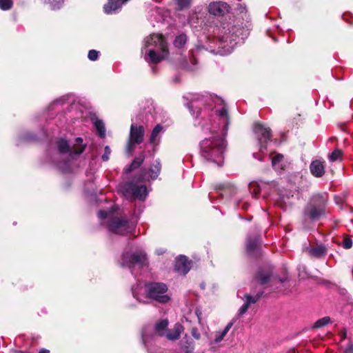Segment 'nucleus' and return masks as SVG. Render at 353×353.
<instances>
[{
  "label": "nucleus",
  "instance_id": "obj_1",
  "mask_svg": "<svg viewBox=\"0 0 353 353\" xmlns=\"http://www.w3.org/2000/svg\"><path fill=\"white\" fill-rule=\"evenodd\" d=\"M190 101L188 108L192 115H194L192 109L197 108V103L214 105L213 123L202 124L203 132H209L211 136L201 141L200 154L205 160L221 166L223 163V154L226 147L223 137L227 134L229 125V117L224 101L217 96H203L198 94H191Z\"/></svg>",
  "mask_w": 353,
  "mask_h": 353
},
{
  "label": "nucleus",
  "instance_id": "obj_2",
  "mask_svg": "<svg viewBox=\"0 0 353 353\" xmlns=\"http://www.w3.org/2000/svg\"><path fill=\"white\" fill-rule=\"evenodd\" d=\"M214 34L219 43V48L223 50V52H220L222 54L231 53L237 43L240 40H243L248 35L247 30L229 23L223 24L221 27H216Z\"/></svg>",
  "mask_w": 353,
  "mask_h": 353
},
{
  "label": "nucleus",
  "instance_id": "obj_3",
  "mask_svg": "<svg viewBox=\"0 0 353 353\" xmlns=\"http://www.w3.org/2000/svg\"><path fill=\"white\" fill-rule=\"evenodd\" d=\"M143 42L141 54L146 62L157 63L167 57L168 46L161 34H151L146 37Z\"/></svg>",
  "mask_w": 353,
  "mask_h": 353
},
{
  "label": "nucleus",
  "instance_id": "obj_4",
  "mask_svg": "<svg viewBox=\"0 0 353 353\" xmlns=\"http://www.w3.org/2000/svg\"><path fill=\"white\" fill-rule=\"evenodd\" d=\"M132 290L133 296L140 303H146L150 299L159 303H167L170 299L168 294V287L161 283H148L144 288L137 285Z\"/></svg>",
  "mask_w": 353,
  "mask_h": 353
},
{
  "label": "nucleus",
  "instance_id": "obj_5",
  "mask_svg": "<svg viewBox=\"0 0 353 353\" xmlns=\"http://www.w3.org/2000/svg\"><path fill=\"white\" fill-rule=\"evenodd\" d=\"M117 208L116 206L113 205L109 211L100 210L99 212V217L103 222V224L106 223L107 221V226L109 230L114 234L124 235L132 232L135 229V225L133 223L114 216V211Z\"/></svg>",
  "mask_w": 353,
  "mask_h": 353
},
{
  "label": "nucleus",
  "instance_id": "obj_6",
  "mask_svg": "<svg viewBox=\"0 0 353 353\" xmlns=\"http://www.w3.org/2000/svg\"><path fill=\"white\" fill-rule=\"evenodd\" d=\"M119 190L129 200H144L148 193L146 186L138 182L121 184L119 186Z\"/></svg>",
  "mask_w": 353,
  "mask_h": 353
},
{
  "label": "nucleus",
  "instance_id": "obj_7",
  "mask_svg": "<svg viewBox=\"0 0 353 353\" xmlns=\"http://www.w3.org/2000/svg\"><path fill=\"white\" fill-rule=\"evenodd\" d=\"M146 264V254L143 251L137 252L133 254L124 252L121 256V265L123 267L132 268L135 265L143 267Z\"/></svg>",
  "mask_w": 353,
  "mask_h": 353
},
{
  "label": "nucleus",
  "instance_id": "obj_8",
  "mask_svg": "<svg viewBox=\"0 0 353 353\" xmlns=\"http://www.w3.org/2000/svg\"><path fill=\"white\" fill-rule=\"evenodd\" d=\"M254 131L257 136L259 142L261 145V154L254 153L253 157L254 158L261 161L262 159L261 154L264 153L265 150H266V144L270 140V130L263 124L256 123L254 125Z\"/></svg>",
  "mask_w": 353,
  "mask_h": 353
},
{
  "label": "nucleus",
  "instance_id": "obj_9",
  "mask_svg": "<svg viewBox=\"0 0 353 353\" xmlns=\"http://www.w3.org/2000/svg\"><path fill=\"white\" fill-rule=\"evenodd\" d=\"M145 129L142 125L132 124L130 127V138L127 145V151L131 153L135 144H139L143 141Z\"/></svg>",
  "mask_w": 353,
  "mask_h": 353
},
{
  "label": "nucleus",
  "instance_id": "obj_10",
  "mask_svg": "<svg viewBox=\"0 0 353 353\" xmlns=\"http://www.w3.org/2000/svg\"><path fill=\"white\" fill-rule=\"evenodd\" d=\"M57 144L59 150L61 153H65L70 151L72 154H79L83 152L85 146V144H83V139L80 137H78L75 139V143L71 149H70V145L67 141L64 139L59 140Z\"/></svg>",
  "mask_w": 353,
  "mask_h": 353
},
{
  "label": "nucleus",
  "instance_id": "obj_11",
  "mask_svg": "<svg viewBox=\"0 0 353 353\" xmlns=\"http://www.w3.org/2000/svg\"><path fill=\"white\" fill-rule=\"evenodd\" d=\"M230 6L222 1L212 2L208 6V12L214 16H223L229 12Z\"/></svg>",
  "mask_w": 353,
  "mask_h": 353
},
{
  "label": "nucleus",
  "instance_id": "obj_12",
  "mask_svg": "<svg viewBox=\"0 0 353 353\" xmlns=\"http://www.w3.org/2000/svg\"><path fill=\"white\" fill-rule=\"evenodd\" d=\"M128 0H108L104 5L103 10L107 14H112L120 10L123 5L126 3Z\"/></svg>",
  "mask_w": 353,
  "mask_h": 353
},
{
  "label": "nucleus",
  "instance_id": "obj_13",
  "mask_svg": "<svg viewBox=\"0 0 353 353\" xmlns=\"http://www.w3.org/2000/svg\"><path fill=\"white\" fill-rule=\"evenodd\" d=\"M161 171V163L158 160H156L152 163L150 168L142 176L143 179L145 180H154L157 178Z\"/></svg>",
  "mask_w": 353,
  "mask_h": 353
},
{
  "label": "nucleus",
  "instance_id": "obj_14",
  "mask_svg": "<svg viewBox=\"0 0 353 353\" xmlns=\"http://www.w3.org/2000/svg\"><path fill=\"white\" fill-rule=\"evenodd\" d=\"M190 263L185 256H180L176 260L174 270L179 274H185L190 270Z\"/></svg>",
  "mask_w": 353,
  "mask_h": 353
},
{
  "label": "nucleus",
  "instance_id": "obj_15",
  "mask_svg": "<svg viewBox=\"0 0 353 353\" xmlns=\"http://www.w3.org/2000/svg\"><path fill=\"white\" fill-rule=\"evenodd\" d=\"M310 170L315 177H321L325 174L324 162L321 160H314L310 165Z\"/></svg>",
  "mask_w": 353,
  "mask_h": 353
},
{
  "label": "nucleus",
  "instance_id": "obj_16",
  "mask_svg": "<svg viewBox=\"0 0 353 353\" xmlns=\"http://www.w3.org/2000/svg\"><path fill=\"white\" fill-rule=\"evenodd\" d=\"M261 294H257L255 296L250 294L245 295V303L240 307L239 310V316L243 315L249 308L250 305L255 303L260 299Z\"/></svg>",
  "mask_w": 353,
  "mask_h": 353
},
{
  "label": "nucleus",
  "instance_id": "obj_17",
  "mask_svg": "<svg viewBox=\"0 0 353 353\" xmlns=\"http://www.w3.org/2000/svg\"><path fill=\"white\" fill-rule=\"evenodd\" d=\"M164 132V129L161 124L157 125L152 130L150 137V143L154 145H157L159 143L161 135Z\"/></svg>",
  "mask_w": 353,
  "mask_h": 353
},
{
  "label": "nucleus",
  "instance_id": "obj_18",
  "mask_svg": "<svg viewBox=\"0 0 353 353\" xmlns=\"http://www.w3.org/2000/svg\"><path fill=\"white\" fill-rule=\"evenodd\" d=\"M183 330L184 328L183 325L181 323H177L174 325V327L172 330H168L166 332L165 336L170 341H176L180 337V335Z\"/></svg>",
  "mask_w": 353,
  "mask_h": 353
},
{
  "label": "nucleus",
  "instance_id": "obj_19",
  "mask_svg": "<svg viewBox=\"0 0 353 353\" xmlns=\"http://www.w3.org/2000/svg\"><path fill=\"white\" fill-rule=\"evenodd\" d=\"M168 321L163 319L159 321L155 325V332L159 336H165L168 332Z\"/></svg>",
  "mask_w": 353,
  "mask_h": 353
},
{
  "label": "nucleus",
  "instance_id": "obj_20",
  "mask_svg": "<svg viewBox=\"0 0 353 353\" xmlns=\"http://www.w3.org/2000/svg\"><path fill=\"white\" fill-rule=\"evenodd\" d=\"M232 325L233 323L230 322L222 331L216 332L215 333V338L213 343L215 344L220 343L224 339L229 330L232 328Z\"/></svg>",
  "mask_w": 353,
  "mask_h": 353
},
{
  "label": "nucleus",
  "instance_id": "obj_21",
  "mask_svg": "<svg viewBox=\"0 0 353 353\" xmlns=\"http://www.w3.org/2000/svg\"><path fill=\"white\" fill-rule=\"evenodd\" d=\"M324 213L323 208L312 207L306 212L307 216L312 219H317Z\"/></svg>",
  "mask_w": 353,
  "mask_h": 353
},
{
  "label": "nucleus",
  "instance_id": "obj_22",
  "mask_svg": "<svg viewBox=\"0 0 353 353\" xmlns=\"http://www.w3.org/2000/svg\"><path fill=\"white\" fill-rule=\"evenodd\" d=\"M283 156L282 154H276L272 159V164L275 170L283 169Z\"/></svg>",
  "mask_w": 353,
  "mask_h": 353
},
{
  "label": "nucleus",
  "instance_id": "obj_23",
  "mask_svg": "<svg viewBox=\"0 0 353 353\" xmlns=\"http://www.w3.org/2000/svg\"><path fill=\"white\" fill-rule=\"evenodd\" d=\"M144 154H141L139 157H136L134 161L132 162L131 165H130L129 168L127 170V172H130L132 170L137 168L140 166V165L143 163L144 160Z\"/></svg>",
  "mask_w": 353,
  "mask_h": 353
},
{
  "label": "nucleus",
  "instance_id": "obj_24",
  "mask_svg": "<svg viewBox=\"0 0 353 353\" xmlns=\"http://www.w3.org/2000/svg\"><path fill=\"white\" fill-rule=\"evenodd\" d=\"M43 2L48 5L52 10H58L62 7L64 0H43Z\"/></svg>",
  "mask_w": 353,
  "mask_h": 353
},
{
  "label": "nucleus",
  "instance_id": "obj_25",
  "mask_svg": "<svg viewBox=\"0 0 353 353\" xmlns=\"http://www.w3.org/2000/svg\"><path fill=\"white\" fill-rule=\"evenodd\" d=\"M94 125L99 136L102 138L105 137V128L103 122L101 120L97 119L94 121Z\"/></svg>",
  "mask_w": 353,
  "mask_h": 353
},
{
  "label": "nucleus",
  "instance_id": "obj_26",
  "mask_svg": "<svg viewBox=\"0 0 353 353\" xmlns=\"http://www.w3.org/2000/svg\"><path fill=\"white\" fill-rule=\"evenodd\" d=\"M259 239L254 236L253 239L249 237L246 241L247 250L250 252H252L257 246Z\"/></svg>",
  "mask_w": 353,
  "mask_h": 353
},
{
  "label": "nucleus",
  "instance_id": "obj_27",
  "mask_svg": "<svg viewBox=\"0 0 353 353\" xmlns=\"http://www.w3.org/2000/svg\"><path fill=\"white\" fill-rule=\"evenodd\" d=\"M325 252V249L322 245H319L316 248H311L310 250V255L315 257H320L323 255Z\"/></svg>",
  "mask_w": 353,
  "mask_h": 353
},
{
  "label": "nucleus",
  "instance_id": "obj_28",
  "mask_svg": "<svg viewBox=\"0 0 353 353\" xmlns=\"http://www.w3.org/2000/svg\"><path fill=\"white\" fill-rule=\"evenodd\" d=\"M250 191L252 194L256 196L261 191V185L256 181H252L249 185Z\"/></svg>",
  "mask_w": 353,
  "mask_h": 353
},
{
  "label": "nucleus",
  "instance_id": "obj_29",
  "mask_svg": "<svg viewBox=\"0 0 353 353\" xmlns=\"http://www.w3.org/2000/svg\"><path fill=\"white\" fill-rule=\"evenodd\" d=\"M187 41V37L185 34H181L176 37L174 40V46L177 48H181L185 45Z\"/></svg>",
  "mask_w": 353,
  "mask_h": 353
},
{
  "label": "nucleus",
  "instance_id": "obj_30",
  "mask_svg": "<svg viewBox=\"0 0 353 353\" xmlns=\"http://www.w3.org/2000/svg\"><path fill=\"white\" fill-rule=\"evenodd\" d=\"M270 275L268 274H264L263 272H259L256 277L257 281H259L261 285H263L268 282L269 280Z\"/></svg>",
  "mask_w": 353,
  "mask_h": 353
},
{
  "label": "nucleus",
  "instance_id": "obj_31",
  "mask_svg": "<svg viewBox=\"0 0 353 353\" xmlns=\"http://www.w3.org/2000/svg\"><path fill=\"white\" fill-rule=\"evenodd\" d=\"M12 6V0H0V9L3 10H10Z\"/></svg>",
  "mask_w": 353,
  "mask_h": 353
},
{
  "label": "nucleus",
  "instance_id": "obj_32",
  "mask_svg": "<svg viewBox=\"0 0 353 353\" xmlns=\"http://www.w3.org/2000/svg\"><path fill=\"white\" fill-rule=\"evenodd\" d=\"M342 152L340 150H335L329 156V159L331 161H336L341 159Z\"/></svg>",
  "mask_w": 353,
  "mask_h": 353
},
{
  "label": "nucleus",
  "instance_id": "obj_33",
  "mask_svg": "<svg viewBox=\"0 0 353 353\" xmlns=\"http://www.w3.org/2000/svg\"><path fill=\"white\" fill-rule=\"evenodd\" d=\"M330 321V319L329 317H323V318L318 320L315 323L314 327H316V328L321 327L328 324Z\"/></svg>",
  "mask_w": 353,
  "mask_h": 353
},
{
  "label": "nucleus",
  "instance_id": "obj_34",
  "mask_svg": "<svg viewBox=\"0 0 353 353\" xmlns=\"http://www.w3.org/2000/svg\"><path fill=\"white\" fill-rule=\"evenodd\" d=\"M176 3L180 9L188 8L192 2V0H176Z\"/></svg>",
  "mask_w": 353,
  "mask_h": 353
},
{
  "label": "nucleus",
  "instance_id": "obj_35",
  "mask_svg": "<svg viewBox=\"0 0 353 353\" xmlns=\"http://www.w3.org/2000/svg\"><path fill=\"white\" fill-rule=\"evenodd\" d=\"M99 52L95 50H91L89 51L88 57L91 61H96L99 57Z\"/></svg>",
  "mask_w": 353,
  "mask_h": 353
},
{
  "label": "nucleus",
  "instance_id": "obj_36",
  "mask_svg": "<svg viewBox=\"0 0 353 353\" xmlns=\"http://www.w3.org/2000/svg\"><path fill=\"white\" fill-rule=\"evenodd\" d=\"M111 153V150L109 146H105L104 150V154L102 155V159L104 161H106L109 159L110 154Z\"/></svg>",
  "mask_w": 353,
  "mask_h": 353
},
{
  "label": "nucleus",
  "instance_id": "obj_37",
  "mask_svg": "<svg viewBox=\"0 0 353 353\" xmlns=\"http://www.w3.org/2000/svg\"><path fill=\"white\" fill-rule=\"evenodd\" d=\"M192 336L196 340H199L201 338L200 333L198 331V329L196 327H193L191 331Z\"/></svg>",
  "mask_w": 353,
  "mask_h": 353
},
{
  "label": "nucleus",
  "instance_id": "obj_38",
  "mask_svg": "<svg viewBox=\"0 0 353 353\" xmlns=\"http://www.w3.org/2000/svg\"><path fill=\"white\" fill-rule=\"evenodd\" d=\"M352 246V241L350 239H345L343 241V247L346 249H349Z\"/></svg>",
  "mask_w": 353,
  "mask_h": 353
},
{
  "label": "nucleus",
  "instance_id": "obj_39",
  "mask_svg": "<svg viewBox=\"0 0 353 353\" xmlns=\"http://www.w3.org/2000/svg\"><path fill=\"white\" fill-rule=\"evenodd\" d=\"M59 168L61 170V171L63 172H68L70 170L69 166L68 165V163H65L64 166L59 165Z\"/></svg>",
  "mask_w": 353,
  "mask_h": 353
},
{
  "label": "nucleus",
  "instance_id": "obj_40",
  "mask_svg": "<svg viewBox=\"0 0 353 353\" xmlns=\"http://www.w3.org/2000/svg\"><path fill=\"white\" fill-rule=\"evenodd\" d=\"M345 353H353V345L350 344L345 349Z\"/></svg>",
  "mask_w": 353,
  "mask_h": 353
},
{
  "label": "nucleus",
  "instance_id": "obj_41",
  "mask_svg": "<svg viewBox=\"0 0 353 353\" xmlns=\"http://www.w3.org/2000/svg\"><path fill=\"white\" fill-rule=\"evenodd\" d=\"M195 314H196V316L198 318L199 323H201V314H202L201 311L200 310L197 309L196 310V312H195Z\"/></svg>",
  "mask_w": 353,
  "mask_h": 353
},
{
  "label": "nucleus",
  "instance_id": "obj_42",
  "mask_svg": "<svg viewBox=\"0 0 353 353\" xmlns=\"http://www.w3.org/2000/svg\"><path fill=\"white\" fill-rule=\"evenodd\" d=\"M142 339H143V341L145 344H146L147 341H148V337L145 334V332H143L142 334Z\"/></svg>",
  "mask_w": 353,
  "mask_h": 353
},
{
  "label": "nucleus",
  "instance_id": "obj_43",
  "mask_svg": "<svg viewBox=\"0 0 353 353\" xmlns=\"http://www.w3.org/2000/svg\"><path fill=\"white\" fill-rule=\"evenodd\" d=\"M39 353H50L49 350L43 349Z\"/></svg>",
  "mask_w": 353,
  "mask_h": 353
},
{
  "label": "nucleus",
  "instance_id": "obj_44",
  "mask_svg": "<svg viewBox=\"0 0 353 353\" xmlns=\"http://www.w3.org/2000/svg\"><path fill=\"white\" fill-rule=\"evenodd\" d=\"M199 114H201L200 108H199L196 112V117L198 116Z\"/></svg>",
  "mask_w": 353,
  "mask_h": 353
},
{
  "label": "nucleus",
  "instance_id": "obj_45",
  "mask_svg": "<svg viewBox=\"0 0 353 353\" xmlns=\"http://www.w3.org/2000/svg\"><path fill=\"white\" fill-rule=\"evenodd\" d=\"M248 206L247 205H245V204H243V209H247V208H248Z\"/></svg>",
  "mask_w": 353,
  "mask_h": 353
},
{
  "label": "nucleus",
  "instance_id": "obj_46",
  "mask_svg": "<svg viewBox=\"0 0 353 353\" xmlns=\"http://www.w3.org/2000/svg\"><path fill=\"white\" fill-rule=\"evenodd\" d=\"M60 102H61V100H57V101L54 102V104L59 103Z\"/></svg>",
  "mask_w": 353,
  "mask_h": 353
},
{
  "label": "nucleus",
  "instance_id": "obj_47",
  "mask_svg": "<svg viewBox=\"0 0 353 353\" xmlns=\"http://www.w3.org/2000/svg\"><path fill=\"white\" fill-rule=\"evenodd\" d=\"M192 350L190 351L188 350H186V353H192Z\"/></svg>",
  "mask_w": 353,
  "mask_h": 353
},
{
  "label": "nucleus",
  "instance_id": "obj_48",
  "mask_svg": "<svg viewBox=\"0 0 353 353\" xmlns=\"http://www.w3.org/2000/svg\"><path fill=\"white\" fill-rule=\"evenodd\" d=\"M192 19H190V21H189L191 24L192 23Z\"/></svg>",
  "mask_w": 353,
  "mask_h": 353
}]
</instances>
